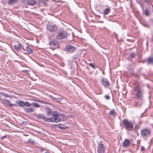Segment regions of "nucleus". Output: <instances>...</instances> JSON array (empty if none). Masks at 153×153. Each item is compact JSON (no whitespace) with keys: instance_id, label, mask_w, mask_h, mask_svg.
I'll use <instances>...</instances> for the list:
<instances>
[{"instance_id":"obj_10","label":"nucleus","mask_w":153,"mask_h":153,"mask_svg":"<svg viewBox=\"0 0 153 153\" xmlns=\"http://www.w3.org/2000/svg\"><path fill=\"white\" fill-rule=\"evenodd\" d=\"M98 153H104L105 152V149L103 144L101 143L99 144L97 147Z\"/></svg>"},{"instance_id":"obj_32","label":"nucleus","mask_w":153,"mask_h":153,"mask_svg":"<svg viewBox=\"0 0 153 153\" xmlns=\"http://www.w3.org/2000/svg\"><path fill=\"white\" fill-rule=\"evenodd\" d=\"M2 95L3 96L5 97H9V96L7 94L5 93H3Z\"/></svg>"},{"instance_id":"obj_5","label":"nucleus","mask_w":153,"mask_h":153,"mask_svg":"<svg viewBox=\"0 0 153 153\" xmlns=\"http://www.w3.org/2000/svg\"><path fill=\"white\" fill-rule=\"evenodd\" d=\"M47 29L51 32H54L57 30V27L55 25L48 23L47 26Z\"/></svg>"},{"instance_id":"obj_35","label":"nucleus","mask_w":153,"mask_h":153,"mask_svg":"<svg viewBox=\"0 0 153 153\" xmlns=\"http://www.w3.org/2000/svg\"><path fill=\"white\" fill-rule=\"evenodd\" d=\"M89 65L90 67H91L93 68L94 69L95 68V66L93 64V63H90L89 64Z\"/></svg>"},{"instance_id":"obj_1","label":"nucleus","mask_w":153,"mask_h":153,"mask_svg":"<svg viewBox=\"0 0 153 153\" xmlns=\"http://www.w3.org/2000/svg\"><path fill=\"white\" fill-rule=\"evenodd\" d=\"M54 113L52 114V117L49 118L48 122H53L57 123L61 121V119L59 117V113L57 111H54Z\"/></svg>"},{"instance_id":"obj_12","label":"nucleus","mask_w":153,"mask_h":153,"mask_svg":"<svg viewBox=\"0 0 153 153\" xmlns=\"http://www.w3.org/2000/svg\"><path fill=\"white\" fill-rule=\"evenodd\" d=\"M36 117L39 119L42 118L43 120L47 122H48L49 118H47L46 117H45L43 114H36Z\"/></svg>"},{"instance_id":"obj_25","label":"nucleus","mask_w":153,"mask_h":153,"mask_svg":"<svg viewBox=\"0 0 153 153\" xmlns=\"http://www.w3.org/2000/svg\"><path fill=\"white\" fill-rule=\"evenodd\" d=\"M26 51L29 54H32L33 52V51L30 48L28 47H26Z\"/></svg>"},{"instance_id":"obj_44","label":"nucleus","mask_w":153,"mask_h":153,"mask_svg":"<svg viewBox=\"0 0 153 153\" xmlns=\"http://www.w3.org/2000/svg\"><path fill=\"white\" fill-rule=\"evenodd\" d=\"M99 22L101 23H103L104 22L103 21H98Z\"/></svg>"},{"instance_id":"obj_8","label":"nucleus","mask_w":153,"mask_h":153,"mask_svg":"<svg viewBox=\"0 0 153 153\" xmlns=\"http://www.w3.org/2000/svg\"><path fill=\"white\" fill-rule=\"evenodd\" d=\"M4 104H6L8 106L10 107L15 106L16 107L17 106V105L16 104H12L11 103L10 101L6 99H2L1 101Z\"/></svg>"},{"instance_id":"obj_15","label":"nucleus","mask_w":153,"mask_h":153,"mask_svg":"<svg viewBox=\"0 0 153 153\" xmlns=\"http://www.w3.org/2000/svg\"><path fill=\"white\" fill-rule=\"evenodd\" d=\"M46 110L47 116L48 117L50 116L51 115H52V114L54 113V111H53L52 109L48 107H46Z\"/></svg>"},{"instance_id":"obj_30","label":"nucleus","mask_w":153,"mask_h":153,"mask_svg":"<svg viewBox=\"0 0 153 153\" xmlns=\"http://www.w3.org/2000/svg\"><path fill=\"white\" fill-rule=\"evenodd\" d=\"M139 128V126L138 124L137 123V124H136V125L135 128H134V129H133V130H134L135 131H137L138 129Z\"/></svg>"},{"instance_id":"obj_42","label":"nucleus","mask_w":153,"mask_h":153,"mask_svg":"<svg viewBox=\"0 0 153 153\" xmlns=\"http://www.w3.org/2000/svg\"><path fill=\"white\" fill-rule=\"evenodd\" d=\"M45 150V149L41 147L40 149V151L41 152Z\"/></svg>"},{"instance_id":"obj_27","label":"nucleus","mask_w":153,"mask_h":153,"mask_svg":"<svg viewBox=\"0 0 153 153\" xmlns=\"http://www.w3.org/2000/svg\"><path fill=\"white\" fill-rule=\"evenodd\" d=\"M109 115L114 116L115 115V111L114 110H111L109 113Z\"/></svg>"},{"instance_id":"obj_28","label":"nucleus","mask_w":153,"mask_h":153,"mask_svg":"<svg viewBox=\"0 0 153 153\" xmlns=\"http://www.w3.org/2000/svg\"><path fill=\"white\" fill-rule=\"evenodd\" d=\"M24 106L25 105L26 106H31V103H30L28 101H26L25 102H24Z\"/></svg>"},{"instance_id":"obj_3","label":"nucleus","mask_w":153,"mask_h":153,"mask_svg":"<svg viewBox=\"0 0 153 153\" xmlns=\"http://www.w3.org/2000/svg\"><path fill=\"white\" fill-rule=\"evenodd\" d=\"M151 133L150 129L145 128L143 129L141 132V134L142 137H145L149 136Z\"/></svg>"},{"instance_id":"obj_26","label":"nucleus","mask_w":153,"mask_h":153,"mask_svg":"<svg viewBox=\"0 0 153 153\" xmlns=\"http://www.w3.org/2000/svg\"><path fill=\"white\" fill-rule=\"evenodd\" d=\"M40 2H42V4L45 6H48V3L47 1H45L41 0L40 1Z\"/></svg>"},{"instance_id":"obj_24","label":"nucleus","mask_w":153,"mask_h":153,"mask_svg":"<svg viewBox=\"0 0 153 153\" xmlns=\"http://www.w3.org/2000/svg\"><path fill=\"white\" fill-rule=\"evenodd\" d=\"M53 99L55 100L57 102H60L63 99V97H61L59 98H56L54 97Z\"/></svg>"},{"instance_id":"obj_9","label":"nucleus","mask_w":153,"mask_h":153,"mask_svg":"<svg viewBox=\"0 0 153 153\" xmlns=\"http://www.w3.org/2000/svg\"><path fill=\"white\" fill-rule=\"evenodd\" d=\"M142 10L143 11L142 14L143 16L146 17H149L151 15L150 10L148 8H146L144 10L143 7Z\"/></svg>"},{"instance_id":"obj_14","label":"nucleus","mask_w":153,"mask_h":153,"mask_svg":"<svg viewBox=\"0 0 153 153\" xmlns=\"http://www.w3.org/2000/svg\"><path fill=\"white\" fill-rule=\"evenodd\" d=\"M130 144V140L127 139H125L122 143L123 146L125 147L128 146Z\"/></svg>"},{"instance_id":"obj_22","label":"nucleus","mask_w":153,"mask_h":153,"mask_svg":"<svg viewBox=\"0 0 153 153\" xmlns=\"http://www.w3.org/2000/svg\"><path fill=\"white\" fill-rule=\"evenodd\" d=\"M110 11L111 9L109 7H108V8L105 9L103 12V14L104 15H105L108 14L110 12Z\"/></svg>"},{"instance_id":"obj_37","label":"nucleus","mask_w":153,"mask_h":153,"mask_svg":"<svg viewBox=\"0 0 153 153\" xmlns=\"http://www.w3.org/2000/svg\"><path fill=\"white\" fill-rule=\"evenodd\" d=\"M58 127L59 128L61 129H65L64 127H62V126L61 125H60V124L59 125H58Z\"/></svg>"},{"instance_id":"obj_6","label":"nucleus","mask_w":153,"mask_h":153,"mask_svg":"<svg viewBox=\"0 0 153 153\" xmlns=\"http://www.w3.org/2000/svg\"><path fill=\"white\" fill-rule=\"evenodd\" d=\"M101 81V84L104 87L107 88L110 85L109 82L106 78H102Z\"/></svg>"},{"instance_id":"obj_48","label":"nucleus","mask_w":153,"mask_h":153,"mask_svg":"<svg viewBox=\"0 0 153 153\" xmlns=\"http://www.w3.org/2000/svg\"><path fill=\"white\" fill-rule=\"evenodd\" d=\"M102 74H104V75H105V73H104L103 72H102Z\"/></svg>"},{"instance_id":"obj_34","label":"nucleus","mask_w":153,"mask_h":153,"mask_svg":"<svg viewBox=\"0 0 153 153\" xmlns=\"http://www.w3.org/2000/svg\"><path fill=\"white\" fill-rule=\"evenodd\" d=\"M105 97L107 100H109L110 98V96L108 95H105Z\"/></svg>"},{"instance_id":"obj_11","label":"nucleus","mask_w":153,"mask_h":153,"mask_svg":"<svg viewBox=\"0 0 153 153\" xmlns=\"http://www.w3.org/2000/svg\"><path fill=\"white\" fill-rule=\"evenodd\" d=\"M66 36V34L63 32H59L56 36V38L58 39H62L65 38Z\"/></svg>"},{"instance_id":"obj_20","label":"nucleus","mask_w":153,"mask_h":153,"mask_svg":"<svg viewBox=\"0 0 153 153\" xmlns=\"http://www.w3.org/2000/svg\"><path fill=\"white\" fill-rule=\"evenodd\" d=\"M19 0H9L8 1V4L10 5H12L17 3Z\"/></svg>"},{"instance_id":"obj_41","label":"nucleus","mask_w":153,"mask_h":153,"mask_svg":"<svg viewBox=\"0 0 153 153\" xmlns=\"http://www.w3.org/2000/svg\"><path fill=\"white\" fill-rule=\"evenodd\" d=\"M55 1L57 2H62V0H57V1Z\"/></svg>"},{"instance_id":"obj_47","label":"nucleus","mask_w":153,"mask_h":153,"mask_svg":"<svg viewBox=\"0 0 153 153\" xmlns=\"http://www.w3.org/2000/svg\"><path fill=\"white\" fill-rule=\"evenodd\" d=\"M26 0H22V1H23L24 2H25Z\"/></svg>"},{"instance_id":"obj_33","label":"nucleus","mask_w":153,"mask_h":153,"mask_svg":"<svg viewBox=\"0 0 153 153\" xmlns=\"http://www.w3.org/2000/svg\"><path fill=\"white\" fill-rule=\"evenodd\" d=\"M137 2L140 5L142 9H143V5H142V4L140 2V1H137Z\"/></svg>"},{"instance_id":"obj_46","label":"nucleus","mask_w":153,"mask_h":153,"mask_svg":"<svg viewBox=\"0 0 153 153\" xmlns=\"http://www.w3.org/2000/svg\"><path fill=\"white\" fill-rule=\"evenodd\" d=\"M152 21L153 22V19H150L149 20V21Z\"/></svg>"},{"instance_id":"obj_17","label":"nucleus","mask_w":153,"mask_h":153,"mask_svg":"<svg viewBox=\"0 0 153 153\" xmlns=\"http://www.w3.org/2000/svg\"><path fill=\"white\" fill-rule=\"evenodd\" d=\"M36 4V1L34 0H27V4L28 5L33 6Z\"/></svg>"},{"instance_id":"obj_19","label":"nucleus","mask_w":153,"mask_h":153,"mask_svg":"<svg viewBox=\"0 0 153 153\" xmlns=\"http://www.w3.org/2000/svg\"><path fill=\"white\" fill-rule=\"evenodd\" d=\"M17 106L23 107L24 106V102L21 100H17L16 101Z\"/></svg>"},{"instance_id":"obj_16","label":"nucleus","mask_w":153,"mask_h":153,"mask_svg":"<svg viewBox=\"0 0 153 153\" xmlns=\"http://www.w3.org/2000/svg\"><path fill=\"white\" fill-rule=\"evenodd\" d=\"M21 46L22 45L21 43L19 42H18L17 43L14 45V48L16 51H19L21 48Z\"/></svg>"},{"instance_id":"obj_7","label":"nucleus","mask_w":153,"mask_h":153,"mask_svg":"<svg viewBox=\"0 0 153 153\" xmlns=\"http://www.w3.org/2000/svg\"><path fill=\"white\" fill-rule=\"evenodd\" d=\"M137 92L136 96L137 99L141 100L143 97L142 91L139 88L136 89Z\"/></svg>"},{"instance_id":"obj_39","label":"nucleus","mask_w":153,"mask_h":153,"mask_svg":"<svg viewBox=\"0 0 153 153\" xmlns=\"http://www.w3.org/2000/svg\"><path fill=\"white\" fill-rule=\"evenodd\" d=\"M146 2L148 4H150V1L149 0H145Z\"/></svg>"},{"instance_id":"obj_23","label":"nucleus","mask_w":153,"mask_h":153,"mask_svg":"<svg viewBox=\"0 0 153 153\" xmlns=\"http://www.w3.org/2000/svg\"><path fill=\"white\" fill-rule=\"evenodd\" d=\"M31 106L35 108H39L40 107V105L38 103L36 102L32 103Z\"/></svg>"},{"instance_id":"obj_31","label":"nucleus","mask_w":153,"mask_h":153,"mask_svg":"<svg viewBox=\"0 0 153 153\" xmlns=\"http://www.w3.org/2000/svg\"><path fill=\"white\" fill-rule=\"evenodd\" d=\"M142 25H143V26H144L145 27H147V28L149 27V26L148 24H142Z\"/></svg>"},{"instance_id":"obj_13","label":"nucleus","mask_w":153,"mask_h":153,"mask_svg":"<svg viewBox=\"0 0 153 153\" xmlns=\"http://www.w3.org/2000/svg\"><path fill=\"white\" fill-rule=\"evenodd\" d=\"M66 49L67 51L71 53L74 52L76 50L75 48L71 45L67 46Z\"/></svg>"},{"instance_id":"obj_2","label":"nucleus","mask_w":153,"mask_h":153,"mask_svg":"<svg viewBox=\"0 0 153 153\" xmlns=\"http://www.w3.org/2000/svg\"><path fill=\"white\" fill-rule=\"evenodd\" d=\"M123 123L126 130L128 131L133 130V123L132 121L124 119L123 120Z\"/></svg>"},{"instance_id":"obj_18","label":"nucleus","mask_w":153,"mask_h":153,"mask_svg":"<svg viewBox=\"0 0 153 153\" xmlns=\"http://www.w3.org/2000/svg\"><path fill=\"white\" fill-rule=\"evenodd\" d=\"M25 112L27 113L33 112L34 111V110L33 108H24Z\"/></svg>"},{"instance_id":"obj_36","label":"nucleus","mask_w":153,"mask_h":153,"mask_svg":"<svg viewBox=\"0 0 153 153\" xmlns=\"http://www.w3.org/2000/svg\"><path fill=\"white\" fill-rule=\"evenodd\" d=\"M31 139L30 138L28 140V142L31 144H33L34 143V142L33 141H32L30 140Z\"/></svg>"},{"instance_id":"obj_38","label":"nucleus","mask_w":153,"mask_h":153,"mask_svg":"<svg viewBox=\"0 0 153 153\" xmlns=\"http://www.w3.org/2000/svg\"><path fill=\"white\" fill-rule=\"evenodd\" d=\"M145 149V148L144 146H142L141 147V148H140V151H143V150H144Z\"/></svg>"},{"instance_id":"obj_49","label":"nucleus","mask_w":153,"mask_h":153,"mask_svg":"<svg viewBox=\"0 0 153 153\" xmlns=\"http://www.w3.org/2000/svg\"><path fill=\"white\" fill-rule=\"evenodd\" d=\"M146 45L147 46V45H148V43H146Z\"/></svg>"},{"instance_id":"obj_40","label":"nucleus","mask_w":153,"mask_h":153,"mask_svg":"<svg viewBox=\"0 0 153 153\" xmlns=\"http://www.w3.org/2000/svg\"><path fill=\"white\" fill-rule=\"evenodd\" d=\"M28 123V122L26 121H24L22 122V124L25 125H27Z\"/></svg>"},{"instance_id":"obj_50","label":"nucleus","mask_w":153,"mask_h":153,"mask_svg":"<svg viewBox=\"0 0 153 153\" xmlns=\"http://www.w3.org/2000/svg\"><path fill=\"white\" fill-rule=\"evenodd\" d=\"M99 16V18H100V16Z\"/></svg>"},{"instance_id":"obj_45","label":"nucleus","mask_w":153,"mask_h":153,"mask_svg":"<svg viewBox=\"0 0 153 153\" xmlns=\"http://www.w3.org/2000/svg\"><path fill=\"white\" fill-rule=\"evenodd\" d=\"M49 152H50L47 150V152H45V153H49Z\"/></svg>"},{"instance_id":"obj_21","label":"nucleus","mask_w":153,"mask_h":153,"mask_svg":"<svg viewBox=\"0 0 153 153\" xmlns=\"http://www.w3.org/2000/svg\"><path fill=\"white\" fill-rule=\"evenodd\" d=\"M147 64H153V57L151 56L149 57L147 61Z\"/></svg>"},{"instance_id":"obj_43","label":"nucleus","mask_w":153,"mask_h":153,"mask_svg":"<svg viewBox=\"0 0 153 153\" xmlns=\"http://www.w3.org/2000/svg\"><path fill=\"white\" fill-rule=\"evenodd\" d=\"M6 137H7V135H6L2 137L1 138H2V139H4V138H6Z\"/></svg>"},{"instance_id":"obj_29","label":"nucleus","mask_w":153,"mask_h":153,"mask_svg":"<svg viewBox=\"0 0 153 153\" xmlns=\"http://www.w3.org/2000/svg\"><path fill=\"white\" fill-rule=\"evenodd\" d=\"M137 55V54L133 52H131L130 54V56L132 58H134Z\"/></svg>"},{"instance_id":"obj_51","label":"nucleus","mask_w":153,"mask_h":153,"mask_svg":"<svg viewBox=\"0 0 153 153\" xmlns=\"http://www.w3.org/2000/svg\"><path fill=\"white\" fill-rule=\"evenodd\" d=\"M99 16V18H100V16Z\"/></svg>"},{"instance_id":"obj_4","label":"nucleus","mask_w":153,"mask_h":153,"mask_svg":"<svg viewBox=\"0 0 153 153\" xmlns=\"http://www.w3.org/2000/svg\"><path fill=\"white\" fill-rule=\"evenodd\" d=\"M48 45L51 47L54 48H59V43L58 41L56 39H53L50 41L48 43Z\"/></svg>"}]
</instances>
